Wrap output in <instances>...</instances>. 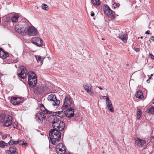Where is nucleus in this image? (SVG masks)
Listing matches in <instances>:
<instances>
[{
	"label": "nucleus",
	"instance_id": "nucleus-40",
	"mask_svg": "<svg viewBox=\"0 0 154 154\" xmlns=\"http://www.w3.org/2000/svg\"><path fill=\"white\" fill-rule=\"evenodd\" d=\"M133 49L134 50V51H136V52H138L140 51V48H136L135 47H132Z\"/></svg>",
	"mask_w": 154,
	"mask_h": 154
},
{
	"label": "nucleus",
	"instance_id": "nucleus-35",
	"mask_svg": "<svg viewBox=\"0 0 154 154\" xmlns=\"http://www.w3.org/2000/svg\"><path fill=\"white\" fill-rule=\"evenodd\" d=\"M63 112H64V111L63 110H62L60 111H57L56 112H54V113H56V114H57L59 115V116L62 115L63 114Z\"/></svg>",
	"mask_w": 154,
	"mask_h": 154
},
{
	"label": "nucleus",
	"instance_id": "nucleus-24",
	"mask_svg": "<svg viewBox=\"0 0 154 154\" xmlns=\"http://www.w3.org/2000/svg\"><path fill=\"white\" fill-rule=\"evenodd\" d=\"M2 20L4 22H8L10 20V18L9 16H4L2 17Z\"/></svg>",
	"mask_w": 154,
	"mask_h": 154
},
{
	"label": "nucleus",
	"instance_id": "nucleus-43",
	"mask_svg": "<svg viewBox=\"0 0 154 154\" xmlns=\"http://www.w3.org/2000/svg\"><path fill=\"white\" fill-rule=\"evenodd\" d=\"M59 124L61 126V128L63 127V128H65V123L61 121V123H59Z\"/></svg>",
	"mask_w": 154,
	"mask_h": 154
},
{
	"label": "nucleus",
	"instance_id": "nucleus-20",
	"mask_svg": "<svg viewBox=\"0 0 154 154\" xmlns=\"http://www.w3.org/2000/svg\"><path fill=\"white\" fill-rule=\"evenodd\" d=\"M19 17V16L17 14H15L11 18V20L12 22L16 23L17 22L18 20V19Z\"/></svg>",
	"mask_w": 154,
	"mask_h": 154
},
{
	"label": "nucleus",
	"instance_id": "nucleus-63",
	"mask_svg": "<svg viewBox=\"0 0 154 154\" xmlns=\"http://www.w3.org/2000/svg\"><path fill=\"white\" fill-rule=\"evenodd\" d=\"M18 62V61L16 60H13V62L14 63H16Z\"/></svg>",
	"mask_w": 154,
	"mask_h": 154
},
{
	"label": "nucleus",
	"instance_id": "nucleus-37",
	"mask_svg": "<svg viewBox=\"0 0 154 154\" xmlns=\"http://www.w3.org/2000/svg\"><path fill=\"white\" fill-rule=\"evenodd\" d=\"M73 111H74V109L72 107H70L68 108L66 110V112H73Z\"/></svg>",
	"mask_w": 154,
	"mask_h": 154
},
{
	"label": "nucleus",
	"instance_id": "nucleus-41",
	"mask_svg": "<svg viewBox=\"0 0 154 154\" xmlns=\"http://www.w3.org/2000/svg\"><path fill=\"white\" fill-rule=\"evenodd\" d=\"M74 111H73L72 112L70 113L69 115L68 116V118H71L74 116Z\"/></svg>",
	"mask_w": 154,
	"mask_h": 154
},
{
	"label": "nucleus",
	"instance_id": "nucleus-22",
	"mask_svg": "<svg viewBox=\"0 0 154 154\" xmlns=\"http://www.w3.org/2000/svg\"><path fill=\"white\" fill-rule=\"evenodd\" d=\"M146 112L149 114L154 115V106H152L150 108L147 110Z\"/></svg>",
	"mask_w": 154,
	"mask_h": 154
},
{
	"label": "nucleus",
	"instance_id": "nucleus-10",
	"mask_svg": "<svg viewBox=\"0 0 154 154\" xmlns=\"http://www.w3.org/2000/svg\"><path fill=\"white\" fill-rule=\"evenodd\" d=\"M9 56V53L5 51L2 48H0V57L2 59H6Z\"/></svg>",
	"mask_w": 154,
	"mask_h": 154
},
{
	"label": "nucleus",
	"instance_id": "nucleus-30",
	"mask_svg": "<svg viewBox=\"0 0 154 154\" xmlns=\"http://www.w3.org/2000/svg\"><path fill=\"white\" fill-rule=\"evenodd\" d=\"M61 149H62V147H60L59 146V144L57 145L56 147V151L57 154H61V153H60V152H59L58 150H61Z\"/></svg>",
	"mask_w": 154,
	"mask_h": 154
},
{
	"label": "nucleus",
	"instance_id": "nucleus-49",
	"mask_svg": "<svg viewBox=\"0 0 154 154\" xmlns=\"http://www.w3.org/2000/svg\"><path fill=\"white\" fill-rule=\"evenodd\" d=\"M149 56L150 57L151 59L154 60V56L152 54L149 53Z\"/></svg>",
	"mask_w": 154,
	"mask_h": 154
},
{
	"label": "nucleus",
	"instance_id": "nucleus-54",
	"mask_svg": "<svg viewBox=\"0 0 154 154\" xmlns=\"http://www.w3.org/2000/svg\"><path fill=\"white\" fill-rule=\"evenodd\" d=\"M95 15L93 11L91 12V17H94Z\"/></svg>",
	"mask_w": 154,
	"mask_h": 154
},
{
	"label": "nucleus",
	"instance_id": "nucleus-1",
	"mask_svg": "<svg viewBox=\"0 0 154 154\" xmlns=\"http://www.w3.org/2000/svg\"><path fill=\"white\" fill-rule=\"evenodd\" d=\"M27 71L26 68L23 66L18 67L17 70L18 76L22 79H24L28 75V82L30 87L33 88L37 83V78L35 72L32 71H29L27 73Z\"/></svg>",
	"mask_w": 154,
	"mask_h": 154
},
{
	"label": "nucleus",
	"instance_id": "nucleus-47",
	"mask_svg": "<svg viewBox=\"0 0 154 154\" xmlns=\"http://www.w3.org/2000/svg\"><path fill=\"white\" fill-rule=\"evenodd\" d=\"M23 142L22 143V146L24 145L25 146H27L28 145L27 143L26 142L25 140H22Z\"/></svg>",
	"mask_w": 154,
	"mask_h": 154
},
{
	"label": "nucleus",
	"instance_id": "nucleus-59",
	"mask_svg": "<svg viewBox=\"0 0 154 154\" xmlns=\"http://www.w3.org/2000/svg\"><path fill=\"white\" fill-rule=\"evenodd\" d=\"M150 39L152 41H154V36H152L150 37Z\"/></svg>",
	"mask_w": 154,
	"mask_h": 154
},
{
	"label": "nucleus",
	"instance_id": "nucleus-46",
	"mask_svg": "<svg viewBox=\"0 0 154 154\" xmlns=\"http://www.w3.org/2000/svg\"><path fill=\"white\" fill-rule=\"evenodd\" d=\"M59 146L60 147H62V149L64 148L65 147V146L62 143H59Z\"/></svg>",
	"mask_w": 154,
	"mask_h": 154
},
{
	"label": "nucleus",
	"instance_id": "nucleus-57",
	"mask_svg": "<svg viewBox=\"0 0 154 154\" xmlns=\"http://www.w3.org/2000/svg\"><path fill=\"white\" fill-rule=\"evenodd\" d=\"M46 110H44V112L45 114H48L49 110H48V109H46Z\"/></svg>",
	"mask_w": 154,
	"mask_h": 154
},
{
	"label": "nucleus",
	"instance_id": "nucleus-61",
	"mask_svg": "<svg viewBox=\"0 0 154 154\" xmlns=\"http://www.w3.org/2000/svg\"><path fill=\"white\" fill-rule=\"evenodd\" d=\"M44 108H45V107L44 108H43L42 107V108H40V110L42 111V112H44L45 110H44Z\"/></svg>",
	"mask_w": 154,
	"mask_h": 154
},
{
	"label": "nucleus",
	"instance_id": "nucleus-9",
	"mask_svg": "<svg viewBox=\"0 0 154 154\" xmlns=\"http://www.w3.org/2000/svg\"><path fill=\"white\" fill-rule=\"evenodd\" d=\"M106 104L108 110L112 112H114V109L113 107L112 104L110 100L109 99L108 96L106 97Z\"/></svg>",
	"mask_w": 154,
	"mask_h": 154
},
{
	"label": "nucleus",
	"instance_id": "nucleus-33",
	"mask_svg": "<svg viewBox=\"0 0 154 154\" xmlns=\"http://www.w3.org/2000/svg\"><path fill=\"white\" fill-rule=\"evenodd\" d=\"M54 103L53 104L54 106H58L60 103V101L59 100H54L53 101Z\"/></svg>",
	"mask_w": 154,
	"mask_h": 154
},
{
	"label": "nucleus",
	"instance_id": "nucleus-16",
	"mask_svg": "<svg viewBox=\"0 0 154 154\" xmlns=\"http://www.w3.org/2000/svg\"><path fill=\"white\" fill-rule=\"evenodd\" d=\"M22 141V140H18L16 141L14 140L13 139H11L10 140L8 143V145L10 146L16 145L19 143L20 142Z\"/></svg>",
	"mask_w": 154,
	"mask_h": 154
},
{
	"label": "nucleus",
	"instance_id": "nucleus-50",
	"mask_svg": "<svg viewBox=\"0 0 154 154\" xmlns=\"http://www.w3.org/2000/svg\"><path fill=\"white\" fill-rule=\"evenodd\" d=\"M9 149H10L11 150V149H12V150H17V148H16V147L14 146H10Z\"/></svg>",
	"mask_w": 154,
	"mask_h": 154
},
{
	"label": "nucleus",
	"instance_id": "nucleus-23",
	"mask_svg": "<svg viewBox=\"0 0 154 154\" xmlns=\"http://www.w3.org/2000/svg\"><path fill=\"white\" fill-rule=\"evenodd\" d=\"M137 118L138 119H139L140 117L142 115V113L141 112V110L140 109L137 108Z\"/></svg>",
	"mask_w": 154,
	"mask_h": 154
},
{
	"label": "nucleus",
	"instance_id": "nucleus-62",
	"mask_svg": "<svg viewBox=\"0 0 154 154\" xmlns=\"http://www.w3.org/2000/svg\"><path fill=\"white\" fill-rule=\"evenodd\" d=\"M4 145H5V146H8V143H5V141H4Z\"/></svg>",
	"mask_w": 154,
	"mask_h": 154
},
{
	"label": "nucleus",
	"instance_id": "nucleus-42",
	"mask_svg": "<svg viewBox=\"0 0 154 154\" xmlns=\"http://www.w3.org/2000/svg\"><path fill=\"white\" fill-rule=\"evenodd\" d=\"M35 118H36V121H37L38 123H42V122H43V120H41V118L39 117Z\"/></svg>",
	"mask_w": 154,
	"mask_h": 154
},
{
	"label": "nucleus",
	"instance_id": "nucleus-14",
	"mask_svg": "<svg viewBox=\"0 0 154 154\" xmlns=\"http://www.w3.org/2000/svg\"><path fill=\"white\" fill-rule=\"evenodd\" d=\"M83 87L86 92L89 94L91 96H93L94 94V92L93 91H91L92 86L89 87V86L86 85H83Z\"/></svg>",
	"mask_w": 154,
	"mask_h": 154
},
{
	"label": "nucleus",
	"instance_id": "nucleus-25",
	"mask_svg": "<svg viewBox=\"0 0 154 154\" xmlns=\"http://www.w3.org/2000/svg\"><path fill=\"white\" fill-rule=\"evenodd\" d=\"M54 96H55V94H51V95H49L48 98V100L50 101H53L54 100Z\"/></svg>",
	"mask_w": 154,
	"mask_h": 154
},
{
	"label": "nucleus",
	"instance_id": "nucleus-17",
	"mask_svg": "<svg viewBox=\"0 0 154 154\" xmlns=\"http://www.w3.org/2000/svg\"><path fill=\"white\" fill-rule=\"evenodd\" d=\"M135 96L137 98L139 99H142L143 97L142 91L140 90H139L137 92Z\"/></svg>",
	"mask_w": 154,
	"mask_h": 154
},
{
	"label": "nucleus",
	"instance_id": "nucleus-64",
	"mask_svg": "<svg viewBox=\"0 0 154 154\" xmlns=\"http://www.w3.org/2000/svg\"><path fill=\"white\" fill-rule=\"evenodd\" d=\"M116 8V7L115 5H112V8H113L114 9H115Z\"/></svg>",
	"mask_w": 154,
	"mask_h": 154
},
{
	"label": "nucleus",
	"instance_id": "nucleus-45",
	"mask_svg": "<svg viewBox=\"0 0 154 154\" xmlns=\"http://www.w3.org/2000/svg\"><path fill=\"white\" fill-rule=\"evenodd\" d=\"M54 112H53V114L52 115H51V116H52L53 117L52 119H54V118H57V116H58V115H57V114H56V113H54Z\"/></svg>",
	"mask_w": 154,
	"mask_h": 154
},
{
	"label": "nucleus",
	"instance_id": "nucleus-36",
	"mask_svg": "<svg viewBox=\"0 0 154 154\" xmlns=\"http://www.w3.org/2000/svg\"><path fill=\"white\" fill-rule=\"evenodd\" d=\"M64 128H63V127L61 128L60 129H58V130H59V131H62L63 133V134H62V137H63V136L64 135V133L65 132V130L64 129Z\"/></svg>",
	"mask_w": 154,
	"mask_h": 154
},
{
	"label": "nucleus",
	"instance_id": "nucleus-15",
	"mask_svg": "<svg viewBox=\"0 0 154 154\" xmlns=\"http://www.w3.org/2000/svg\"><path fill=\"white\" fill-rule=\"evenodd\" d=\"M136 142H137V144L138 146H140L141 147H143L144 144H146V140H142L138 138H137Z\"/></svg>",
	"mask_w": 154,
	"mask_h": 154
},
{
	"label": "nucleus",
	"instance_id": "nucleus-44",
	"mask_svg": "<svg viewBox=\"0 0 154 154\" xmlns=\"http://www.w3.org/2000/svg\"><path fill=\"white\" fill-rule=\"evenodd\" d=\"M17 122H14L13 124V128H17L18 127Z\"/></svg>",
	"mask_w": 154,
	"mask_h": 154
},
{
	"label": "nucleus",
	"instance_id": "nucleus-60",
	"mask_svg": "<svg viewBox=\"0 0 154 154\" xmlns=\"http://www.w3.org/2000/svg\"><path fill=\"white\" fill-rule=\"evenodd\" d=\"M149 32L150 31L149 30H148L145 32V33L149 35Z\"/></svg>",
	"mask_w": 154,
	"mask_h": 154
},
{
	"label": "nucleus",
	"instance_id": "nucleus-5",
	"mask_svg": "<svg viewBox=\"0 0 154 154\" xmlns=\"http://www.w3.org/2000/svg\"><path fill=\"white\" fill-rule=\"evenodd\" d=\"M45 85H42L40 86H37L34 89V93L38 95L42 94L46 90Z\"/></svg>",
	"mask_w": 154,
	"mask_h": 154
},
{
	"label": "nucleus",
	"instance_id": "nucleus-48",
	"mask_svg": "<svg viewBox=\"0 0 154 154\" xmlns=\"http://www.w3.org/2000/svg\"><path fill=\"white\" fill-rule=\"evenodd\" d=\"M112 5H115L116 8L119 7L120 6V4L119 3H114L112 4Z\"/></svg>",
	"mask_w": 154,
	"mask_h": 154
},
{
	"label": "nucleus",
	"instance_id": "nucleus-21",
	"mask_svg": "<svg viewBox=\"0 0 154 154\" xmlns=\"http://www.w3.org/2000/svg\"><path fill=\"white\" fill-rule=\"evenodd\" d=\"M35 57L38 63L40 62L41 64H43V61L44 60V59L45 58H43L42 59V57L40 56L37 55H35Z\"/></svg>",
	"mask_w": 154,
	"mask_h": 154
},
{
	"label": "nucleus",
	"instance_id": "nucleus-58",
	"mask_svg": "<svg viewBox=\"0 0 154 154\" xmlns=\"http://www.w3.org/2000/svg\"><path fill=\"white\" fill-rule=\"evenodd\" d=\"M44 107H45L44 105L42 103L41 104H40V108H42V107L44 108Z\"/></svg>",
	"mask_w": 154,
	"mask_h": 154
},
{
	"label": "nucleus",
	"instance_id": "nucleus-56",
	"mask_svg": "<svg viewBox=\"0 0 154 154\" xmlns=\"http://www.w3.org/2000/svg\"><path fill=\"white\" fill-rule=\"evenodd\" d=\"M16 150H11V152L13 154H15V153H17V151Z\"/></svg>",
	"mask_w": 154,
	"mask_h": 154
},
{
	"label": "nucleus",
	"instance_id": "nucleus-12",
	"mask_svg": "<svg viewBox=\"0 0 154 154\" xmlns=\"http://www.w3.org/2000/svg\"><path fill=\"white\" fill-rule=\"evenodd\" d=\"M102 9L104 12V14L106 15L110 11H111V9L107 4H104L101 6Z\"/></svg>",
	"mask_w": 154,
	"mask_h": 154
},
{
	"label": "nucleus",
	"instance_id": "nucleus-7",
	"mask_svg": "<svg viewBox=\"0 0 154 154\" xmlns=\"http://www.w3.org/2000/svg\"><path fill=\"white\" fill-rule=\"evenodd\" d=\"M32 43L36 45L37 46L41 47L43 45V41L40 38L35 37L31 39Z\"/></svg>",
	"mask_w": 154,
	"mask_h": 154
},
{
	"label": "nucleus",
	"instance_id": "nucleus-28",
	"mask_svg": "<svg viewBox=\"0 0 154 154\" xmlns=\"http://www.w3.org/2000/svg\"><path fill=\"white\" fill-rule=\"evenodd\" d=\"M6 116L5 115H0V124L3 122Z\"/></svg>",
	"mask_w": 154,
	"mask_h": 154
},
{
	"label": "nucleus",
	"instance_id": "nucleus-31",
	"mask_svg": "<svg viewBox=\"0 0 154 154\" xmlns=\"http://www.w3.org/2000/svg\"><path fill=\"white\" fill-rule=\"evenodd\" d=\"M20 27L18 25H16L15 26V30L18 33L20 34V32H21L20 31Z\"/></svg>",
	"mask_w": 154,
	"mask_h": 154
},
{
	"label": "nucleus",
	"instance_id": "nucleus-55",
	"mask_svg": "<svg viewBox=\"0 0 154 154\" xmlns=\"http://www.w3.org/2000/svg\"><path fill=\"white\" fill-rule=\"evenodd\" d=\"M56 127H57L56 128H58L57 129H60L61 128V126L60 124L58 125H57V126H56Z\"/></svg>",
	"mask_w": 154,
	"mask_h": 154
},
{
	"label": "nucleus",
	"instance_id": "nucleus-3",
	"mask_svg": "<svg viewBox=\"0 0 154 154\" xmlns=\"http://www.w3.org/2000/svg\"><path fill=\"white\" fill-rule=\"evenodd\" d=\"M72 98L69 95H67L65 97L63 103L61 107L62 110H65L71 106L72 104Z\"/></svg>",
	"mask_w": 154,
	"mask_h": 154
},
{
	"label": "nucleus",
	"instance_id": "nucleus-32",
	"mask_svg": "<svg viewBox=\"0 0 154 154\" xmlns=\"http://www.w3.org/2000/svg\"><path fill=\"white\" fill-rule=\"evenodd\" d=\"M101 2H100V0H95L94 2V5L97 6H99L100 5Z\"/></svg>",
	"mask_w": 154,
	"mask_h": 154
},
{
	"label": "nucleus",
	"instance_id": "nucleus-11",
	"mask_svg": "<svg viewBox=\"0 0 154 154\" xmlns=\"http://www.w3.org/2000/svg\"><path fill=\"white\" fill-rule=\"evenodd\" d=\"M52 120V119H51ZM51 122H49L50 123H52V126L53 128H56L55 127L57 125L59 124V123H61V121L58 118H55L54 119H52Z\"/></svg>",
	"mask_w": 154,
	"mask_h": 154
},
{
	"label": "nucleus",
	"instance_id": "nucleus-19",
	"mask_svg": "<svg viewBox=\"0 0 154 154\" xmlns=\"http://www.w3.org/2000/svg\"><path fill=\"white\" fill-rule=\"evenodd\" d=\"M27 25H26L23 27H20V31L21 32H20V34H22L23 33V34H26V31H27L26 29L27 28Z\"/></svg>",
	"mask_w": 154,
	"mask_h": 154
},
{
	"label": "nucleus",
	"instance_id": "nucleus-2",
	"mask_svg": "<svg viewBox=\"0 0 154 154\" xmlns=\"http://www.w3.org/2000/svg\"><path fill=\"white\" fill-rule=\"evenodd\" d=\"M49 136L51 143L54 145L56 144V141L59 142L61 138V133L56 128L50 130Z\"/></svg>",
	"mask_w": 154,
	"mask_h": 154
},
{
	"label": "nucleus",
	"instance_id": "nucleus-13",
	"mask_svg": "<svg viewBox=\"0 0 154 154\" xmlns=\"http://www.w3.org/2000/svg\"><path fill=\"white\" fill-rule=\"evenodd\" d=\"M119 38L121 39L124 43H125L127 42L128 39V35L126 32L124 33L122 32L119 35Z\"/></svg>",
	"mask_w": 154,
	"mask_h": 154
},
{
	"label": "nucleus",
	"instance_id": "nucleus-4",
	"mask_svg": "<svg viewBox=\"0 0 154 154\" xmlns=\"http://www.w3.org/2000/svg\"><path fill=\"white\" fill-rule=\"evenodd\" d=\"M24 100L23 97L19 98L14 96L11 98L10 102L14 105H18L20 103L23 102L24 101Z\"/></svg>",
	"mask_w": 154,
	"mask_h": 154
},
{
	"label": "nucleus",
	"instance_id": "nucleus-39",
	"mask_svg": "<svg viewBox=\"0 0 154 154\" xmlns=\"http://www.w3.org/2000/svg\"><path fill=\"white\" fill-rule=\"evenodd\" d=\"M42 114V118L43 119H44V121L45 120L46 121L47 120V118L45 114L42 112H40Z\"/></svg>",
	"mask_w": 154,
	"mask_h": 154
},
{
	"label": "nucleus",
	"instance_id": "nucleus-6",
	"mask_svg": "<svg viewBox=\"0 0 154 154\" xmlns=\"http://www.w3.org/2000/svg\"><path fill=\"white\" fill-rule=\"evenodd\" d=\"M12 117L11 116L7 115L5 117L3 123V125L6 127H8L12 124Z\"/></svg>",
	"mask_w": 154,
	"mask_h": 154
},
{
	"label": "nucleus",
	"instance_id": "nucleus-26",
	"mask_svg": "<svg viewBox=\"0 0 154 154\" xmlns=\"http://www.w3.org/2000/svg\"><path fill=\"white\" fill-rule=\"evenodd\" d=\"M61 149V150H58L59 152H60V153H61V154H65V153H66L67 152L66 150V148L65 147V148H64Z\"/></svg>",
	"mask_w": 154,
	"mask_h": 154
},
{
	"label": "nucleus",
	"instance_id": "nucleus-38",
	"mask_svg": "<svg viewBox=\"0 0 154 154\" xmlns=\"http://www.w3.org/2000/svg\"><path fill=\"white\" fill-rule=\"evenodd\" d=\"M41 112H38L35 115V118L39 117L42 118V114H41Z\"/></svg>",
	"mask_w": 154,
	"mask_h": 154
},
{
	"label": "nucleus",
	"instance_id": "nucleus-34",
	"mask_svg": "<svg viewBox=\"0 0 154 154\" xmlns=\"http://www.w3.org/2000/svg\"><path fill=\"white\" fill-rule=\"evenodd\" d=\"M4 141H0V147L2 148H4L5 147L4 145Z\"/></svg>",
	"mask_w": 154,
	"mask_h": 154
},
{
	"label": "nucleus",
	"instance_id": "nucleus-29",
	"mask_svg": "<svg viewBox=\"0 0 154 154\" xmlns=\"http://www.w3.org/2000/svg\"><path fill=\"white\" fill-rule=\"evenodd\" d=\"M42 9L45 11H48V6L46 4H42Z\"/></svg>",
	"mask_w": 154,
	"mask_h": 154
},
{
	"label": "nucleus",
	"instance_id": "nucleus-8",
	"mask_svg": "<svg viewBox=\"0 0 154 154\" xmlns=\"http://www.w3.org/2000/svg\"><path fill=\"white\" fill-rule=\"evenodd\" d=\"M26 32V34L30 36L36 35L37 34L36 29L33 26H29Z\"/></svg>",
	"mask_w": 154,
	"mask_h": 154
},
{
	"label": "nucleus",
	"instance_id": "nucleus-51",
	"mask_svg": "<svg viewBox=\"0 0 154 154\" xmlns=\"http://www.w3.org/2000/svg\"><path fill=\"white\" fill-rule=\"evenodd\" d=\"M150 140L152 142H154V136H152L151 137Z\"/></svg>",
	"mask_w": 154,
	"mask_h": 154
},
{
	"label": "nucleus",
	"instance_id": "nucleus-27",
	"mask_svg": "<svg viewBox=\"0 0 154 154\" xmlns=\"http://www.w3.org/2000/svg\"><path fill=\"white\" fill-rule=\"evenodd\" d=\"M68 113H66V112L64 111V112H63V114L61 116H57L58 117H60V118H62L64 117L65 116H66L67 118H68Z\"/></svg>",
	"mask_w": 154,
	"mask_h": 154
},
{
	"label": "nucleus",
	"instance_id": "nucleus-52",
	"mask_svg": "<svg viewBox=\"0 0 154 154\" xmlns=\"http://www.w3.org/2000/svg\"><path fill=\"white\" fill-rule=\"evenodd\" d=\"M7 137V134H5L2 137V139L4 140H5Z\"/></svg>",
	"mask_w": 154,
	"mask_h": 154
},
{
	"label": "nucleus",
	"instance_id": "nucleus-18",
	"mask_svg": "<svg viewBox=\"0 0 154 154\" xmlns=\"http://www.w3.org/2000/svg\"><path fill=\"white\" fill-rule=\"evenodd\" d=\"M111 11H110L109 13L107 14L106 15L109 18H111L112 19H114L115 18V11H113L111 10Z\"/></svg>",
	"mask_w": 154,
	"mask_h": 154
},
{
	"label": "nucleus",
	"instance_id": "nucleus-53",
	"mask_svg": "<svg viewBox=\"0 0 154 154\" xmlns=\"http://www.w3.org/2000/svg\"><path fill=\"white\" fill-rule=\"evenodd\" d=\"M5 152L6 154H8V153H11L12 152H11V150L10 149L9 150H7L5 151Z\"/></svg>",
	"mask_w": 154,
	"mask_h": 154
}]
</instances>
